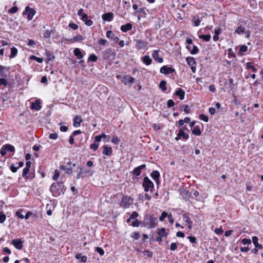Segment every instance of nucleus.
<instances>
[{
  "label": "nucleus",
  "mask_w": 263,
  "mask_h": 263,
  "mask_svg": "<svg viewBox=\"0 0 263 263\" xmlns=\"http://www.w3.org/2000/svg\"><path fill=\"white\" fill-rule=\"evenodd\" d=\"M49 190L54 197H57L64 194L66 190V187L65 186L63 181H57L51 185Z\"/></svg>",
  "instance_id": "f257e3e1"
},
{
  "label": "nucleus",
  "mask_w": 263,
  "mask_h": 263,
  "mask_svg": "<svg viewBox=\"0 0 263 263\" xmlns=\"http://www.w3.org/2000/svg\"><path fill=\"white\" fill-rule=\"evenodd\" d=\"M142 186L145 192H147L149 191L152 192L153 189L154 188V184L148 177L145 176L143 178Z\"/></svg>",
  "instance_id": "f03ea898"
},
{
  "label": "nucleus",
  "mask_w": 263,
  "mask_h": 263,
  "mask_svg": "<svg viewBox=\"0 0 263 263\" xmlns=\"http://www.w3.org/2000/svg\"><path fill=\"white\" fill-rule=\"evenodd\" d=\"M133 199L128 196H124L120 203V206L126 209L128 208L133 204Z\"/></svg>",
  "instance_id": "7ed1b4c3"
},
{
  "label": "nucleus",
  "mask_w": 263,
  "mask_h": 263,
  "mask_svg": "<svg viewBox=\"0 0 263 263\" xmlns=\"http://www.w3.org/2000/svg\"><path fill=\"white\" fill-rule=\"evenodd\" d=\"M35 13V10L31 8L29 6L26 7L24 11L23 12L24 15H27V19L28 20H31Z\"/></svg>",
  "instance_id": "20e7f679"
},
{
  "label": "nucleus",
  "mask_w": 263,
  "mask_h": 263,
  "mask_svg": "<svg viewBox=\"0 0 263 263\" xmlns=\"http://www.w3.org/2000/svg\"><path fill=\"white\" fill-rule=\"evenodd\" d=\"M121 81L125 85L131 86L135 82V79L130 75H126L123 77Z\"/></svg>",
  "instance_id": "39448f33"
},
{
  "label": "nucleus",
  "mask_w": 263,
  "mask_h": 263,
  "mask_svg": "<svg viewBox=\"0 0 263 263\" xmlns=\"http://www.w3.org/2000/svg\"><path fill=\"white\" fill-rule=\"evenodd\" d=\"M15 151L14 147L10 144H5L2 146L1 149V154L2 156H5L8 152H13Z\"/></svg>",
  "instance_id": "423d86ee"
},
{
  "label": "nucleus",
  "mask_w": 263,
  "mask_h": 263,
  "mask_svg": "<svg viewBox=\"0 0 263 263\" xmlns=\"http://www.w3.org/2000/svg\"><path fill=\"white\" fill-rule=\"evenodd\" d=\"M235 33L238 34L245 33L246 38H249L250 36V31L249 30L245 31V28L241 25L236 28Z\"/></svg>",
  "instance_id": "0eeeda50"
},
{
  "label": "nucleus",
  "mask_w": 263,
  "mask_h": 263,
  "mask_svg": "<svg viewBox=\"0 0 263 263\" xmlns=\"http://www.w3.org/2000/svg\"><path fill=\"white\" fill-rule=\"evenodd\" d=\"M175 71V69L167 65L163 66L160 69V72L164 74H169Z\"/></svg>",
  "instance_id": "6e6552de"
},
{
  "label": "nucleus",
  "mask_w": 263,
  "mask_h": 263,
  "mask_svg": "<svg viewBox=\"0 0 263 263\" xmlns=\"http://www.w3.org/2000/svg\"><path fill=\"white\" fill-rule=\"evenodd\" d=\"M102 54L103 58L106 60H110L111 57H114L112 50L110 48L104 50Z\"/></svg>",
  "instance_id": "1a4fd4ad"
},
{
  "label": "nucleus",
  "mask_w": 263,
  "mask_h": 263,
  "mask_svg": "<svg viewBox=\"0 0 263 263\" xmlns=\"http://www.w3.org/2000/svg\"><path fill=\"white\" fill-rule=\"evenodd\" d=\"M135 42H136V47L138 49H144L148 45L147 42L141 40H136Z\"/></svg>",
  "instance_id": "9d476101"
},
{
  "label": "nucleus",
  "mask_w": 263,
  "mask_h": 263,
  "mask_svg": "<svg viewBox=\"0 0 263 263\" xmlns=\"http://www.w3.org/2000/svg\"><path fill=\"white\" fill-rule=\"evenodd\" d=\"M11 244L18 250H21L23 247V242L21 239H15L12 240Z\"/></svg>",
  "instance_id": "9b49d317"
},
{
  "label": "nucleus",
  "mask_w": 263,
  "mask_h": 263,
  "mask_svg": "<svg viewBox=\"0 0 263 263\" xmlns=\"http://www.w3.org/2000/svg\"><path fill=\"white\" fill-rule=\"evenodd\" d=\"M181 137H182L183 139L184 140H187L189 137V135L185 133L183 129H180L179 130V133L177 137L175 138V140L177 141L179 140Z\"/></svg>",
  "instance_id": "f8f14e48"
},
{
  "label": "nucleus",
  "mask_w": 263,
  "mask_h": 263,
  "mask_svg": "<svg viewBox=\"0 0 263 263\" xmlns=\"http://www.w3.org/2000/svg\"><path fill=\"white\" fill-rule=\"evenodd\" d=\"M146 165L145 164H142L138 167H136L133 171L132 173L136 176H139L141 173V170L145 168Z\"/></svg>",
  "instance_id": "ddd939ff"
},
{
  "label": "nucleus",
  "mask_w": 263,
  "mask_h": 263,
  "mask_svg": "<svg viewBox=\"0 0 263 263\" xmlns=\"http://www.w3.org/2000/svg\"><path fill=\"white\" fill-rule=\"evenodd\" d=\"M182 218H183V220L187 223L188 228L191 229L192 228V224L193 221L191 219L190 217H189V214L185 213V214H183Z\"/></svg>",
  "instance_id": "4468645a"
},
{
  "label": "nucleus",
  "mask_w": 263,
  "mask_h": 263,
  "mask_svg": "<svg viewBox=\"0 0 263 263\" xmlns=\"http://www.w3.org/2000/svg\"><path fill=\"white\" fill-rule=\"evenodd\" d=\"M160 173L158 171H153L151 174V177L156 181L158 185L160 182Z\"/></svg>",
  "instance_id": "2eb2a0df"
},
{
  "label": "nucleus",
  "mask_w": 263,
  "mask_h": 263,
  "mask_svg": "<svg viewBox=\"0 0 263 263\" xmlns=\"http://www.w3.org/2000/svg\"><path fill=\"white\" fill-rule=\"evenodd\" d=\"M41 102L39 100H36L34 102H32L31 104V108L36 110H40L42 106L40 105Z\"/></svg>",
  "instance_id": "dca6fc26"
},
{
  "label": "nucleus",
  "mask_w": 263,
  "mask_h": 263,
  "mask_svg": "<svg viewBox=\"0 0 263 263\" xmlns=\"http://www.w3.org/2000/svg\"><path fill=\"white\" fill-rule=\"evenodd\" d=\"M88 16L87 14H84L81 17V20L84 22L85 24L88 26H90L92 25L93 22L91 20L88 18Z\"/></svg>",
  "instance_id": "f3484780"
},
{
  "label": "nucleus",
  "mask_w": 263,
  "mask_h": 263,
  "mask_svg": "<svg viewBox=\"0 0 263 263\" xmlns=\"http://www.w3.org/2000/svg\"><path fill=\"white\" fill-rule=\"evenodd\" d=\"M102 17L104 21L110 22L114 18V14L111 12L106 13L102 15Z\"/></svg>",
  "instance_id": "a211bd4d"
},
{
  "label": "nucleus",
  "mask_w": 263,
  "mask_h": 263,
  "mask_svg": "<svg viewBox=\"0 0 263 263\" xmlns=\"http://www.w3.org/2000/svg\"><path fill=\"white\" fill-rule=\"evenodd\" d=\"M158 53L159 51L154 50L152 53V57L155 61H156L158 63H161L163 62V59L162 58L159 57Z\"/></svg>",
  "instance_id": "6ab92c4d"
},
{
  "label": "nucleus",
  "mask_w": 263,
  "mask_h": 263,
  "mask_svg": "<svg viewBox=\"0 0 263 263\" xmlns=\"http://www.w3.org/2000/svg\"><path fill=\"white\" fill-rule=\"evenodd\" d=\"M80 171L82 173L83 175L88 174V176H91L93 174V172L91 169L87 168L85 167H80Z\"/></svg>",
  "instance_id": "aec40b11"
},
{
  "label": "nucleus",
  "mask_w": 263,
  "mask_h": 263,
  "mask_svg": "<svg viewBox=\"0 0 263 263\" xmlns=\"http://www.w3.org/2000/svg\"><path fill=\"white\" fill-rule=\"evenodd\" d=\"M10 67H6L2 65H0V77L2 78H6L7 74L5 73L4 70L9 71L10 70Z\"/></svg>",
  "instance_id": "412c9836"
},
{
  "label": "nucleus",
  "mask_w": 263,
  "mask_h": 263,
  "mask_svg": "<svg viewBox=\"0 0 263 263\" xmlns=\"http://www.w3.org/2000/svg\"><path fill=\"white\" fill-rule=\"evenodd\" d=\"M103 154L106 156H110L112 153V148L110 146L107 145L103 146Z\"/></svg>",
  "instance_id": "4be33fe9"
},
{
  "label": "nucleus",
  "mask_w": 263,
  "mask_h": 263,
  "mask_svg": "<svg viewBox=\"0 0 263 263\" xmlns=\"http://www.w3.org/2000/svg\"><path fill=\"white\" fill-rule=\"evenodd\" d=\"M175 95L179 97L181 100H182L184 98L185 92L181 88H178L175 92Z\"/></svg>",
  "instance_id": "5701e85b"
},
{
  "label": "nucleus",
  "mask_w": 263,
  "mask_h": 263,
  "mask_svg": "<svg viewBox=\"0 0 263 263\" xmlns=\"http://www.w3.org/2000/svg\"><path fill=\"white\" fill-rule=\"evenodd\" d=\"M132 24L130 23H127L125 25H122L121 27V30L123 32H126L127 31L130 30L132 29Z\"/></svg>",
  "instance_id": "b1692460"
},
{
  "label": "nucleus",
  "mask_w": 263,
  "mask_h": 263,
  "mask_svg": "<svg viewBox=\"0 0 263 263\" xmlns=\"http://www.w3.org/2000/svg\"><path fill=\"white\" fill-rule=\"evenodd\" d=\"M59 168L61 170L65 171L66 174L71 175L72 173V167H67L66 165H60Z\"/></svg>",
  "instance_id": "393cba45"
},
{
  "label": "nucleus",
  "mask_w": 263,
  "mask_h": 263,
  "mask_svg": "<svg viewBox=\"0 0 263 263\" xmlns=\"http://www.w3.org/2000/svg\"><path fill=\"white\" fill-rule=\"evenodd\" d=\"M252 242L254 243L255 248H258V249H261L262 248V246L261 244L258 243V238L257 236H254L252 238Z\"/></svg>",
  "instance_id": "a878e982"
},
{
  "label": "nucleus",
  "mask_w": 263,
  "mask_h": 263,
  "mask_svg": "<svg viewBox=\"0 0 263 263\" xmlns=\"http://www.w3.org/2000/svg\"><path fill=\"white\" fill-rule=\"evenodd\" d=\"M82 122V120L81 119V117L77 116L73 119V125L76 127H78L80 126Z\"/></svg>",
  "instance_id": "bb28decb"
},
{
  "label": "nucleus",
  "mask_w": 263,
  "mask_h": 263,
  "mask_svg": "<svg viewBox=\"0 0 263 263\" xmlns=\"http://www.w3.org/2000/svg\"><path fill=\"white\" fill-rule=\"evenodd\" d=\"M192 133L196 136H200L201 134L200 128L199 125H196L192 130Z\"/></svg>",
  "instance_id": "cd10ccee"
},
{
  "label": "nucleus",
  "mask_w": 263,
  "mask_h": 263,
  "mask_svg": "<svg viewBox=\"0 0 263 263\" xmlns=\"http://www.w3.org/2000/svg\"><path fill=\"white\" fill-rule=\"evenodd\" d=\"M73 53L78 59H81L83 57V55L79 48H75Z\"/></svg>",
  "instance_id": "c85d7f7f"
},
{
  "label": "nucleus",
  "mask_w": 263,
  "mask_h": 263,
  "mask_svg": "<svg viewBox=\"0 0 263 263\" xmlns=\"http://www.w3.org/2000/svg\"><path fill=\"white\" fill-rule=\"evenodd\" d=\"M75 257L77 259H80L81 261L82 262H86L87 261V257L86 256H85V255H82L80 253H77Z\"/></svg>",
  "instance_id": "c756f323"
},
{
  "label": "nucleus",
  "mask_w": 263,
  "mask_h": 263,
  "mask_svg": "<svg viewBox=\"0 0 263 263\" xmlns=\"http://www.w3.org/2000/svg\"><path fill=\"white\" fill-rule=\"evenodd\" d=\"M142 62L146 65H149L152 63V60L148 55H145L142 58Z\"/></svg>",
  "instance_id": "7c9ffc66"
},
{
  "label": "nucleus",
  "mask_w": 263,
  "mask_h": 263,
  "mask_svg": "<svg viewBox=\"0 0 263 263\" xmlns=\"http://www.w3.org/2000/svg\"><path fill=\"white\" fill-rule=\"evenodd\" d=\"M151 199V196H149L148 194H145L144 195L140 194L139 195V199L141 200L142 201L148 200L149 201Z\"/></svg>",
  "instance_id": "2f4dec72"
},
{
  "label": "nucleus",
  "mask_w": 263,
  "mask_h": 263,
  "mask_svg": "<svg viewBox=\"0 0 263 263\" xmlns=\"http://www.w3.org/2000/svg\"><path fill=\"white\" fill-rule=\"evenodd\" d=\"M186 61L187 64L189 66H193L194 65H195L196 64V61H195V59L192 57H189L186 58Z\"/></svg>",
  "instance_id": "473e14b6"
},
{
  "label": "nucleus",
  "mask_w": 263,
  "mask_h": 263,
  "mask_svg": "<svg viewBox=\"0 0 263 263\" xmlns=\"http://www.w3.org/2000/svg\"><path fill=\"white\" fill-rule=\"evenodd\" d=\"M11 50V53L9 55V58L12 59L14 58L17 53V49L15 47H12L10 49Z\"/></svg>",
  "instance_id": "72a5a7b5"
},
{
  "label": "nucleus",
  "mask_w": 263,
  "mask_h": 263,
  "mask_svg": "<svg viewBox=\"0 0 263 263\" xmlns=\"http://www.w3.org/2000/svg\"><path fill=\"white\" fill-rule=\"evenodd\" d=\"M84 40V38L82 35L81 34L78 35L73 38L70 40L71 42H75L78 41H82Z\"/></svg>",
  "instance_id": "f704fd0d"
},
{
  "label": "nucleus",
  "mask_w": 263,
  "mask_h": 263,
  "mask_svg": "<svg viewBox=\"0 0 263 263\" xmlns=\"http://www.w3.org/2000/svg\"><path fill=\"white\" fill-rule=\"evenodd\" d=\"M160 88L163 91H164L166 90V82L164 80H162L159 84Z\"/></svg>",
  "instance_id": "c9c22d12"
},
{
  "label": "nucleus",
  "mask_w": 263,
  "mask_h": 263,
  "mask_svg": "<svg viewBox=\"0 0 263 263\" xmlns=\"http://www.w3.org/2000/svg\"><path fill=\"white\" fill-rule=\"evenodd\" d=\"M246 66L247 69H251L253 72H255L257 69L254 66L253 63L251 62H248L246 64Z\"/></svg>",
  "instance_id": "e433bc0d"
},
{
  "label": "nucleus",
  "mask_w": 263,
  "mask_h": 263,
  "mask_svg": "<svg viewBox=\"0 0 263 263\" xmlns=\"http://www.w3.org/2000/svg\"><path fill=\"white\" fill-rule=\"evenodd\" d=\"M248 50V47L246 45H242L240 46L239 51L238 52L239 54L242 55L243 52H245Z\"/></svg>",
  "instance_id": "4c0bfd02"
},
{
  "label": "nucleus",
  "mask_w": 263,
  "mask_h": 263,
  "mask_svg": "<svg viewBox=\"0 0 263 263\" xmlns=\"http://www.w3.org/2000/svg\"><path fill=\"white\" fill-rule=\"evenodd\" d=\"M158 234L159 236H166L167 235V233L165 231V229L164 228H162L159 229Z\"/></svg>",
  "instance_id": "58836bf2"
},
{
  "label": "nucleus",
  "mask_w": 263,
  "mask_h": 263,
  "mask_svg": "<svg viewBox=\"0 0 263 263\" xmlns=\"http://www.w3.org/2000/svg\"><path fill=\"white\" fill-rule=\"evenodd\" d=\"M199 38L203 39L206 42H208L211 39V35L210 34H205V35H201L199 36Z\"/></svg>",
  "instance_id": "ea45409f"
},
{
  "label": "nucleus",
  "mask_w": 263,
  "mask_h": 263,
  "mask_svg": "<svg viewBox=\"0 0 263 263\" xmlns=\"http://www.w3.org/2000/svg\"><path fill=\"white\" fill-rule=\"evenodd\" d=\"M168 214L166 212H162L161 216L159 217V220L161 221H163L166 217H168Z\"/></svg>",
  "instance_id": "a19ab883"
},
{
  "label": "nucleus",
  "mask_w": 263,
  "mask_h": 263,
  "mask_svg": "<svg viewBox=\"0 0 263 263\" xmlns=\"http://www.w3.org/2000/svg\"><path fill=\"white\" fill-rule=\"evenodd\" d=\"M187 239H189L190 241L193 244H196L197 243V239L194 236H189L187 237Z\"/></svg>",
  "instance_id": "79ce46f5"
},
{
  "label": "nucleus",
  "mask_w": 263,
  "mask_h": 263,
  "mask_svg": "<svg viewBox=\"0 0 263 263\" xmlns=\"http://www.w3.org/2000/svg\"><path fill=\"white\" fill-rule=\"evenodd\" d=\"M199 50L198 49V48L195 46V45H194L193 47V49L192 50H191V53L192 54H197L199 52Z\"/></svg>",
  "instance_id": "37998d69"
},
{
  "label": "nucleus",
  "mask_w": 263,
  "mask_h": 263,
  "mask_svg": "<svg viewBox=\"0 0 263 263\" xmlns=\"http://www.w3.org/2000/svg\"><path fill=\"white\" fill-rule=\"evenodd\" d=\"M29 170H30V168H26V167H25L23 169V173H22V177H24L26 179V178L27 176V174L29 173Z\"/></svg>",
  "instance_id": "c03bdc74"
},
{
  "label": "nucleus",
  "mask_w": 263,
  "mask_h": 263,
  "mask_svg": "<svg viewBox=\"0 0 263 263\" xmlns=\"http://www.w3.org/2000/svg\"><path fill=\"white\" fill-rule=\"evenodd\" d=\"M6 219V216L2 212H0V223H3Z\"/></svg>",
  "instance_id": "a18cd8bd"
},
{
  "label": "nucleus",
  "mask_w": 263,
  "mask_h": 263,
  "mask_svg": "<svg viewBox=\"0 0 263 263\" xmlns=\"http://www.w3.org/2000/svg\"><path fill=\"white\" fill-rule=\"evenodd\" d=\"M51 30H47L43 33V37L45 39H48L50 37Z\"/></svg>",
  "instance_id": "49530a36"
},
{
  "label": "nucleus",
  "mask_w": 263,
  "mask_h": 263,
  "mask_svg": "<svg viewBox=\"0 0 263 263\" xmlns=\"http://www.w3.org/2000/svg\"><path fill=\"white\" fill-rule=\"evenodd\" d=\"M199 118L200 120H203L204 122H206L209 121V117L207 116H205L203 114L199 115Z\"/></svg>",
  "instance_id": "de8ad7c7"
},
{
  "label": "nucleus",
  "mask_w": 263,
  "mask_h": 263,
  "mask_svg": "<svg viewBox=\"0 0 263 263\" xmlns=\"http://www.w3.org/2000/svg\"><path fill=\"white\" fill-rule=\"evenodd\" d=\"M18 8L17 7L14 6V7H12L11 8H10V9H9L8 12H9V13L13 14V13H16L18 11Z\"/></svg>",
  "instance_id": "09e8293b"
},
{
  "label": "nucleus",
  "mask_w": 263,
  "mask_h": 263,
  "mask_svg": "<svg viewBox=\"0 0 263 263\" xmlns=\"http://www.w3.org/2000/svg\"><path fill=\"white\" fill-rule=\"evenodd\" d=\"M60 176V172L58 170H55L54 171V174L52 176V179L54 180H57Z\"/></svg>",
  "instance_id": "8fccbe9b"
},
{
  "label": "nucleus",
  "mask_w": 263,
  "mask_h": 263,
  "mask_svg": "<svg viewBox=\"0 0 263 263\" xmlns=\"http://www.w3.org/2000/svg\"><path fill=\"white\" fill-rule=\"evenodd\" d=\"M241 243L244 245H251V240L250 239L243 238L241 240Z\"/></svg>",
  "instance_id": "3c124183"
},
{
  "label": "nucleus",
  "mask_w": 263,
  "mask_h": 263,
  "mask_svg": "<svg viewBox=\"0 0 263 263\" xmlns=\"http://www.w3.org/2000/svg\"><path fill=\"white\" fill-rule=\"evenodd\" d=\"M69 27L72 29L76 30L78 29V25L73 23H70L68 25Z\"/></svg>",
  "instance_id": "603ef678"
},
{
  "label": "nucleus",
  "mask_w": 263,
  "mask_h": 263,
  "mask_svg": "<svg viewBox=\"0 0 263 263\" xmlns=\"http://www.w3.org/2000/svg\"><path fill=\"white\" fill-rule=\"evenodd\" d=\"M46 55L48 58V61H52L54 58V55L50 51L46 52Z\"/></svg>",
  "instance_id": "864d4df0"
},
{
  "label": "nucleus",
  "mask_w": 263,
  "mask_h": 263,
  "mask_svg": "<svg viewBox=\"0 0 263 263\" xmlns=\"http://www.w3.org/2000/svg\"><path fill=\"white\" fill-rule=\"evenodd\" d=\"M7 85H8V82L5 79H4V78L0 79V87L2 85H3L4 86H6Z\"/></svg>",
  "instance_id": "5fc2aeb1"
},
{
  "label": "nucleus",
  "mask_w": 263,
  "mask_h": 263,
  "mask_svg": "<svg viewBox=\"0 0 263 263\" xmlns=\"http://www.w3.org/2000/svg\"><path fill=\"white\" fill-rule=\"evenodd\" d=\"M23 211L22 210H19L17 211L15 213V216L19 217L21 219H24V216L21 214V212Z\"/></svg>",
  "instance_id": "6e6d98bb"
},
{
  "label": "nucleus",
  "mask_w": 263,
  "mask_h": 263,
  "mask_svg": "<svg viewBox=\"0 0 263 263\" xmlns=\"http://www.w3.org/2000/svg\"><path fill=\"white\" fill-rule=\"evenodd\" d=\"M97 59H98V58L96 55L92 54L89 57L88 61H91L93 62H96V61H97Z\"/></svg>",
  "instance_id": "4d7b16f0"
},
{
  "label": "nucleus",
  "mask_w": 263,
  "mask_h": 263,
  "mask_svg": "<svg viewBox=\"0 0 263 263\" xmlns=\"http://www.w3.org/2000/svg\"><path fill=\"white\" fill-rule=\"evenodd\" d=\"M10 168L13 173L16 172L18 170L17 166H16L14 164H11L10 165Z\"/></svg>",
  "instance_id": "13d9d810"
},
{
  "label": "nucleus",
  "mask_w": 263,
  "mask_h": 263,
  "mask_svg": "<svg viewBox=\"0 0 263 263\" xmlns=\"http://www.w3.org/2000/svg\"><path fill=\"white\" fill-rule=\"evenodd\" d=\"M114 36V34L111 30L107 31L106 32V37L108 39H112Z\"/></svg>",
  "instance_id": "bf43d9fd"
},
{
  "label": "nucleus",
  "mask_w": 263,
  "mask_h": 263,
  "mask_svg": "<svg viewBox=\"0 0 263 263\" xmlns=\"http://www.w3.org/2000/svg\"><path fill=\"white\" fill-rule=\"evenodd\" d=\"M95 250L96 251L98 252L101 256L104 254V251L102 249V248L100 247H96Z\"/></svg>",
  "instance_id": "052dcab7"
},
{
  "label": "nucleus",
  "mask_w": 263,
  "mask_h": 263,
  "mask_svg": "<svg viewBox=\"0 0 263 263\" xmlns=\"http://www.w3.org/2000/svg\"><path fill=\"white\" fill-rule=\"evenodd\" d=\"M143 255L147 256V257H151L153 256V253L149 251V250H144V251L143 252Z\"/></svg>",
  "instance_id": "680f3d73"
},
{
  "label": "nucleus",
  "mask_w": 263,
  "mask_h": 263,
  "mask_svg": "<svg viewBox=\"0 0 263 263\" xmlns=\"http://www.w3.org/2000/svg\"><path fill=\"white\" fill-rule=\"evenodd\" d=\"M167 105L168 108H171L175 105V103L173 100L170 99L167 101Z\"/></svg>",
  "instance_id": "e2e57ef3"
},
{
  "label": "nucleus",
  "mask_w": 263,
  "mask_h": 263,
  "mask_svg": "<svg viewBox=\"0 0 263 263\" xmlns=\"http://www.w3.org/2000/svg\"><path fill=\"white\" fill-rule=\"evenodd\" d=\"M177 248V245L175 242H172L170 246V249L172 251H175Z\"/></svg>",
  "instance_id": "0e129e2a"
},
{
  "label": "nucleus",
  "mask_w": 263,
  "mask_h": 263,
  "mask_svg": "<svg viewBox=\"0 0 263 263\" xmlns=\"http://www.w3.org/2000/svg\"><path fill=\"white\" fill-rule=\"evenodd\" d=\"M111 142L115 144H118L120 139L117 137H114L111 139Z\"/></svg>",
  "instance_id": "69168bd1"
},
{
  "label": "nucleus",
  "mask_w": 263,
  "mask_h": 263,
  "mask_svg": "<svg viewBox=\"0 0 263 263\" xmlns=\"http://www.w3.org/2000/svg\"><path fill=\"white\" fill-rule=\"evenodd\" d=\"M132 237L136 240H137L139 239L140 237V234L138 232H135L132 234Z\"/></svg>",
  "instance_id": "338daca9"
},
{
  "label": "nucleus",
  "mask_w": 263,
  "mask_h": 263,
  "mask_svg": "<svg viewBox=\"0 0 263 263\" xmlns=\"http://www.w3.org/2000/svg\"><path fill=\"white\" fill-rule=\"evenodd\" d=\"M99 147V144L96 143H92L90 145V148L92 149L93 151H96Z\"/></svg>",
  "instance_id": "774afa93"
}]
</instances>
